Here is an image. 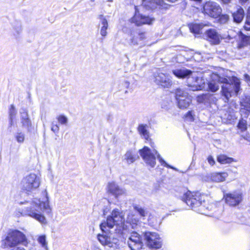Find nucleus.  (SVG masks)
Here are the masks:
<instances>
[{"label":"nucleus","instance_id":"nucleus-1","mask_svg":"<svg viewBox=\"0 0 250 250\" xmlns=\"http://www.w3.org/2000/svg\"><path fill=\"white\" fill-rule=\"evenodd\" d=\"M212 80L208 83V87L212 92H215L218 90L219 86L216 82L223 83L221 92L222 96L226 99L225 102H228L229 99L233 95H237L240 89V81L236 77H232L229 79L231 83L226 78L220 77L217 74H213Z\"/></svg>","mask_w":250,"mask_h":250},{"label":"nucleus","instance_id":"nucleus-2","mask_svg":"<svg viewBox=\"0 0 250 250\" xmlns=\"http://www.w3.org/2000/svg\"><path fill=\"white\" fill-rule=\"evenodd\" d=\"M45 198L41 201L40 199L34 198L32 201L26 202L27 206L22 210V214L24 215L31 217L40 223L45 224L46 219L42 214V211L47 209L49 208L48 197L46 190L43 192Z\"/></svg>","mask_w":250,"mask_h":250},{"label":"nucleus","instance_id":"nucleus-3","mask_svg":"<svg viewBox=\"0 0 250 250\" xmlns=\"http://www.w3.org/2000/svg\"><path fill=\"white\" fill-rule=\"evenodd\" d=\"M172 73L178 78L187 79V85L190 88L191 90H200L205 87L204 79L198 77L196 72L182 68L173 70Z\"/></svg>","mask_w":250,"mask_h":250},{"label":"nucleus","instance_id":"nucleus-4","mask_svg":"<svg viewBox=\"0 0 250 250\" xmlns=\"http://www.w3.org/2000/svg\"><path fill=\"white\" fill-rule=\"evenodd\" d=\"M139 153L146 165L151 167H154L156 165V156H157V159L162 166L176 170V168L167 164L155 149L151 151L148 147L145 146L139 150Z\"/></svg>","mask_w":250,"mask_h":250},{"label":"nucleus","instance_id":"nucleus-5","mask_svg":"<svg viewBox=\"0 0 250 250\" xmlns=\"http://www.w3.org/2000/svg\"><path fill=\"white\" fill-rule=\"evenodd\" d=\"M125 222L124 214L118 209H113L111 215L109 216L106 222H103L100 225V229L103 231H106V227L112 229L116 226L119 232L123 228Z\"/></svg>","mask_w":250,"mask_h":250},{"label":"nucleus","instance_id":"nucleus-6","mask_svg":"<svg viewBox=\"0 0 250 250\" xmlns=\"http://www.w3.org/2000/svg\"><path fill=\"white\" fill-rule=\"evenodd\" d=\"M183 200L191 208H199L198 211H201L205 206L204 196H201L199 193L187 192L183 197Z\"/></svg>","mask_w":250,"mask_h":250},{"label":"nucleus","instance_id":"nucleus-7","mask_svg":"<svg viewBox=\"0 0 250 250\" xmlns=\"http://www.w3.org/2000/svg\"><path fill=\"white\" fill-rule=\"evenodd\" d=\"M41 184L39 177L34 173H30L26 175L22 180V189L26 192H33L36 190Z\"/></svg>","mask_w":250,"mask_h":250},{"label":"nucleus","instance_id":"nucleus-8","mask_svg":"<svg viewBox=\"0 0 250 250\" xmlns=\"http://www.w3.org/2000/svg\"><path fill=\"white\" fill-rule=\"evenodd\" d=\"M102 231V234L97 235V239L99 242L104 246L109 248H116L118 247V239L115 234L111 232L106 227V231Z\"/></svg>","mask_w":250,"mask_h":250},{"label":"nucleus","instance_id":"nucleus-9","mask_svg":"<svg viewBox=\"0 0 250 250\" xmlns=\"http://www.w3.org/2000/svg\"><path fill=\"white\" fill-rule=\"evenodd\" d=\"M5 243L7 246L12 247L21 243L25 245L27 242L25 235L22 232L18 230H14L8 234Z\"/></svg>","mask_w":250,"mask_h":250},{"label":"nucleus","instance_id":"nucleus-10","mask_svg":"<svg viewBox=\"0 0 250 250\" xmlns=\"http://www.w3.org/2000/svg\"><path fill=\"white\" fill-rule=\"evenodd\" d=\"M222 11L220 5L213 1H207L203 6V12L210 17L217 18Z\"/></svg>","mask_w":250,"mask_h":250},{"label":"nucleus","instance_id":"nucleus-11","mask_svg":"<svg viewBox=\"0 0 250 250\" xmlns=\"http://www.w3.org/2000/svg\"><path fill=\"white\" fill-rule=\"evenodd\" d=\"M223 199L228 205L236 207L242 202L243 195L241 192L234 191L229 193H224Z\"/></svg>","mask_w":250,"mask_h":250},{"label":"nucleus","instance_id":"nucleus-12","mask_svg":"<svg viewBox=\"0 0 250 250\" xmlns=\"http://www.w3.org/2000/svg\"><path fill=\"white\" fill-rule=\"evenodd\" d=\"M141 7L135 6V13L134 16L130 19V21L137 26H141L145 24H151L154 19L148 16H146L140 13Z\"/></svg>","mask_w":250,"mask_h":250},{"label":"nucleus","instance_id":"nucleus-13","mask_svg":"<svg viewBox=\"0 0 250 250\" xmlns=\"http://www.w3.org/2000/svg\"><path fill=\"white\" fill-rule=\"evenodd\" d=\"M147 246L151 248L159 249L161 247L159 235L156 232H146L144 234Z\"/></svg>","mask_w":250,"mask_h":250},{"label":"nucleus","instance_id":"nucleus-14","mask_svg":"<svg viewBox=\"0 0 250 250\" xmlns=\"http://www.w3.org/2000/svg\"><path fill=\"white\" fill-rule=\"evenodd\" d=\"M128 245L131 250H140L143 247V243L139 234L136 232L131 233L128 241Z\"/></svg>","mask_w":250,"mask_h":250},{"label":"nucleus","instance_id":"nucleus-15","mask_svg":"<svg viewBox=\"0 0 250 250\" xmlns=\"http://www.w3.org/2000/svg\"><path fill=\"white\" fill-rule=\"evenodd\" d=\"M155 82L157 84L167 88L171 86L172 84L169 77L163 73H157L155 75Z\"/></svg>","mask_w":250,"mask_h":250},{"label":"nucleus","instance_id":"nucleus-16","mask_svg":"<svg viewBox=\"0 0 250 250\" xmlns=\"http://www.w3.org/2000/svg\"><path fill=\"white\" fill-rule=\"evenodd\" d=\"M205 36L207 40L212 44H217L222 39L221 36L214 29H210L205 32Z\"/></svg>","mask_w":250,"mask_h":250},{"label":"nucleus","instance_id":"nucleus-17","mask_svg":"<svg viewBox=\"0 0 250 250\" xmlns=\"http://www.w3.org/2000/svg\"><path fill=\"white\" fill-rule=\"evenodd\" d=\"M107 192L112 194L116 198L125 193V190L120 188L114 182L109 183L107 187Z\"/></svg>","mask_w":250,"mask_h":250},{"label":"nucleus","instance_id":"nucleus-18","mask_svg":"<svg viewBox=\"0 0 250 250\" xmlns=\"http://www.w3.org/2000/svg\"><path fill=\"white\" fill-rule=\"evenodd\" d=\"M20 113V124L21 127L29 130L32 125V123L29 117L27 110L25 108H22Z\"/></svg>","mask_w":250,"mask_h":250},{"label":"nucleus","instance_id":"nucleus-19","mask_svg":"<svg viewBox=\"0 0 250 250\" xmlns=\"http://www.w3.org/2000/svg\"><path fill=\"white\" fill-rule=\"evenodd\" d=\"M98 19L100 20V34L103 37H105L107 33L106 30L108 27L107 20L106 17L103 15H100L98 16Z\"/></svg>","mask_w":250,"mask_h":250},{"label":"nucleus","instance_id":"nucleus-20","mask_svg":"<svg viewBox=\"0 0 250 250\" xmlns=\"http://www.w3.org/2000/svg\"><path fill=\"white\" fill-rule=\"evenodd\" d=\"M142 4L141 7H145L147 9H153L161 5L163 2L162 0H142Z\"/></svg>","mask_w":250,"mask_h":250},{"label":"nucleus","instance_id":"nucleus-21","mask_svg":"<svg viewBox=\"0 0 250 250\" xmlns=\"http://www.w3.org/2000/svg\"><path fill=\"white\" fill-rule=\"evenodd\" d=\"M228 176V174L225 172H215L210 174V179L211 181L219 183L225 181Z\"/></svg>","mask_w":250,"mask_h":250},{"label":"nucleus","instance_id":"nucleus-22","mask_svg":"<svg viewBox=\"0 0 250 250\" xmlns=\"http://www.w3.org/2000/svg\"><path fill=\"white\" fill-rule=\"evenodd\" d=\"M244 16L245 13L243 9L239 6L236 11L232 14L233 21L236 23H239L242 21Z\"/></svg>","mask_w":250,"mask_h":250},{"label":"nucleus","instance_id":"nucleus-23","mask_svg":"<svg viewBox=\"0 0 250 250\" xmlns=\"http://www.w3.org/2000/svg\"><path fill=\"white\" fill-rule=\"evenodd\" d=\"M139 159V156L134 152L129 150L127 151L124 156V160L128 164L134 163L136 160Z\"/></svg>","mask_w":250,"mask_h":250},{"label":"nucleus","instance_id":"nucleus-24","mask_svg":"<svg viewBox=\"0 0 250 250\" xmlns=\"http://www.w3.org/2000/svg\"><path fill=\"white\" fill-rule=\"evenodd\" d=\"M190 96L186 97L185 98H181L177 100L178 106L180 108L185 109L188 108L191 103Z\"/></svg>","mask_w":250,"mask_h":250},{"label":"nucleus","instance_id":"nucleus-25","mask_svg":"<svg viewBox=\"0 0 250 250\" xmlns=\"http://www.w3.org/2000/svg\"><path fill=\"white\" fill-rule=\"evenodd\" d=\"M127 42L130 45H140L137 33L131 32L127 39Z\"/></svg>","mask_w":250,"mask_h":250},{"label":"nucleus","instance_id":"nucleus-26","mask_svg":"<svg viewBox=\"0 0 250 250\" xmlns=\"http://www.w3.org/2000/svg\"><path fill=\"white\" fill-rule=\"evenodd\" d=\"M236 104L235 103L231 102L229 111H227L224 115V118L229 120L233 119L234 117V108H236Z\"/></svg>","mask_w":250,"mask_h":250},{"label":"nucleus","instance_id":"nucleus-27","mask_svg":"<svg viewBox=\"0 0 250 250\" xmlns=\"http://www.w3.org/2000/svg\"><path fill=\"white\" fill-rule=\"evenodd\" d=\"M207 25L203 23H192L189 25L190 31L194 34H200L203 28Z\"/></svg>","mask_w":250,"mask_h":250},{"label":"nucleus","instance_id":"nucleus-28","mask_svg":"<svg viewBox=\"0 0 250 250\" xmlns=\"http://www.w3.org/2000/svg\"><path fill=\"white\" fill-rule=\"evenodd\" d=\"M138 131L141 136L146 140H148L149 138V132L147 130L146 125H140L138 128Z\"/></svg>","mask_w":250,"mask_h":250},{"label":"nucleus","instance_id":"nucleus-29","mask_svg":"<svg viewBox=\"0 0 250 250\" xmlns=\"http://www.w3.org/2000/svg\"><path fill=\"white\" fill-rule=\"evenodd\" d=\"M13 28L14 30L13 34L16 37H17L22 31L21 24L20 22L16 21L13 23Z\"/></svg>","mask_w":250,"mask_h":250},{"label":"nucleus","instance_id":"nucleus-30","mask_svg":"<svg viewBox=\"0 0 250 250\" xmlns=\"http://www.w3.org/2000/svg\"><path fill=\"white\" fill-rule=\"evenodd\" d=\"M232 158L228 157L224 155H219L217 157V161L221 164H229L232 162Z\"/></svg>","mask_w":250,"mask_h":250},{"label":"nucleus","instance_id":"nucleus-31","mask_svg":"<svg viewBox=\"0 0 250 250\" xmlns=\"http://www.w3.org/2000/svg\"><path fill=\"white\" fill-rule=\"evenodd\" d=\"M188 94L185 92L181 88H177L175 91V97L176 100L181 99V98H185L186 97H188Z\"/></svg>","mask_w":250,"mask_h":250},{"label":"nucleus","instance_id":"nucleus-32","mask_svg":"<svg viewBox=\"0 0 250 250\" xmlns=\"http://www.w3.org/2000/svg\"><path fill=\"white\" fill-rule=\"evenodd\" d=\"M242 109H246L247 111L250 112V97H246L241 102Z\"/></svg>","mask_w":250,"mask_h":250},{"label":"nucleus","instance_id":"nucleus-33","mask_svg":"<svg viewBox=\"0 0 250 250\" xmlns=\"http://www.w3.org/2000/svg\"><path fill=\"white\" fill-rule=\"evenodd\" d=\"M138 33L139 42H140V46H143L146 44V41L147 37L145 32L139 31Z\"/></svg>","mask_w":250,"mask_h":250},{"label":"nucleus","instance_id":"nucleus-34","mask_svg":"<svg viewBox=\"0 0 250 250\" xmlns=\"http://www.w3.org/2000/svg\"><path fill=\"white\" fill-rule=\"evenodd\" d=\"M134 208L142 217L146 216L148 214L147 211L146 209L139 206H135L134 207Z\"/></svg>","mask_w":250,"mask_h":250},{"label":"nucleus","instance_id":"nucleus-35","mask_svg":"<svg viewBox=\"0 0 250 250\" xmlns=\"http://www.w3.org/2000/svg\"><path fill=\"white\" fill-rule=\"evenodd\" d=\"M15 137L19 143H22L25 139V135L21 132H18L15 135Z\"/></svg>","mask_w":250,"mask_h":250},{"label":"nucleus","instance_id":"nucleus-36","mask_svg":"<svg viewBox=\"0 0 250 250\" xmlns=\"http://www.w3.org/2000/svg\"><path fill=\"white\" fill-rule=\"evenodd\" d=\"M38 241L43 248L47 249V243L46 241V237L45 235H41L39 236L38 239Z\"/></svg>","mask_w":250,"mask_h":250},{"label":"nucleus","instance_id":"nucleus-37","mask_svg":"<svg viewBox=\"0 0 250 250\" xmlns=\"http://www.w3.org/2000/svg\"><path fill=\"white\" fill-rule=\"evenodd\" d=\"M58 122L61 125H66L68 123V118L62 115L58 116L57 117Z\"/></svg>","mask_w":250,"mask_h":250},{"label":"nucleus","instance_id":"nucleus-38","mask_svg":"<svg viewBox=\"0 0 250 250\" xmlns=\"http://www.w3.org/2000/svg\"><path fill=\"white\" fill-rule=\"evenodd\" d=\"M219 22L221 24H225L228 22L229 20V16L227 14H222L219 16Z\"/></svg>","mask_w":250,"mask_h":250},{"label":"nucleus","instance_id":"nucleus-39","mask_svg":"<svg viewBox=\"0 0 250 250\" xmlns=\"http://www.w3.org/2000/svg\"><path fill=\"white\" fill-rule=\"evenodd\" d=\"M238 127L241 129L242 131H245L247 128V122L244 120H240L238 125Z\"/></svg>","mask_w":250,"mask_h":250},{"label":"nucleus","instance_id":"nucleus-40","mask_svg":"<svg viewBox=\"0 0 250 250\" xmlns=\"http://www.w3.org/2000/svg\"><path fill=\"white\" fill-rule=\"evenodd\" d=\"M127 221L130 223L136 224L137 222H138L139 219L136 217L135 215L132 214H130L128 215Z\"/></svg>","mask_w":250,"mask_h":250},{"label":"nucleus","instance_id":"nucleus-41","mask_svg":"<svg viewBox=\"0 0 250 250\" xmlns=\"http://www.w3.org/2000/svg\"><path fill=\"white\" fill-rule=\"evenodd\" d=\"M17 114V111L13 105H11L9 111V118H15Z\"/></svg>","mask_w":250,"mask_h":250},{"label":"nucleus","instance_id":"nucleus-42","mask_svg":"<svg viewBox=\"0 0 250 250\" xmlns=\"http://www.w3.org/2000/svg\"><path fill=\"white\" fill-rule=\"evenodd\" d=\"M244 28L245 30L250 31V17H246V21Z\"/></svg>","mask_w":250,"mask_h":250},{"label":"nucleus","instance_id":"nucleus-43","mask_svg":"<svg viewBox=\"0 0 250 250\" xmlns=\"http://www.w3.org/2000/svg\"><path fill=\"white\" fill-rule=\"evenodd\" d=\"M60 128L58 125L52 123L51 130L55 133L59 132Z\"/></svg>","mask_w":250,"mask_h":250},{"label":"nucleus","instance_id":"nucleus-44","mask_svg":"<svg viewBox=\"0 0 250 250\" xmlns=\"http://www.w3.org/2000/svg\"><path fill=\"white\" fill-rule=\"evenodd\" d=\"M208 163L211 166L214 165L215 164V161L211 156H209L208 157Z\"/></svg>","mask_w":250,"mask_h":250},{"label":"nucleus","instance_id":"nucleus-45","mask_svg":"<svg viewBox=\"0 0 250 250\" xmlns=\"http://www.w3.org/2000/svg\"><path fill=\"white\" fill-rule=\"evenodd\" d=\"M186 118H189L190 120H192L193 119L191 111H188L187 115H186Z\"/></svg>","mask_w":250,"mask_h":250},{"label":"nucleus","instance_id":"nucleus-46","mask_svg":"<svg viewBox=\"0 0 250 250\" xmlns=\"http://www.w3.org/2000/svg\"><path fill=\"white\" fill-rule=\"evenodd\" d=\"M171 104V102H169L168 103V105H165L164 104L162 105V107L165 109H168L169 108L170 104Z\"/></svg>","mask_w":250,"mask_h":250},{"label":"nucleus","instance_id":"nucleus-47","mask_svg":"<svg viewBox=\"0 0 250 250\" xmlns=\"http://www.w3.org/2000/svg\"><path fill=\"white\" fill-rule=\"evenodd\" d=\"M9 127H11L14 124V118H9Z\"/></svg>","mask_w":250,"mask_h":250},{"label":"nucleus","instance_id":"nucleus-48","mask_svg":"<svg viewBox=\"0 0 250 250\" xmlns=\"http://www.w3.org/2000/svg\"><path fill=\"white\" fill-rule=\"evenodd\" d=\"M242 136L244 138V139L250 142V136L247 135L246 136H244L243 135H242Z\"/></svg>","mask_w":250,"mask_h":250},{"label":"nucleus","instance_id":"nucleus-49","mask_svg":"<svg viewBox=\"0 0 250 250\" xmlns=\"http://www.w3.org/2000/svg\"><path fill=\"white\" fill-rule=\"evenodd\" d=\"M202 99H203V97L202 96H198L197 97V101H198V102H199V103L203 102Z\"/></svg>","mask_w":250,"mask_h":250},{"label":"nucleus","instance_id":"nucleus-50","mask_svg":"<svg viewBox=\"0 0 250 250\" xmlns=\"http://www.w3.org/2000/svg\"><path fill=\"white\" fill-rule=\"evenodd\" d=\"M246 17H250V7L248 9Z\"/></svg>","mask_w":250,"mask_h":250},{"label":"nucleus","instance_id":"nucleus-51","mask_svg":"<svg viewBox=\"0 0 250 250\" xmlns=\"http://www.w3.org/2000/svg\"><path fill=\"white\" fill-rule=\"evenodd\" d=\"M249 0H239V2L241 3V4H244V3H245L247 1H248Z\"/></svg>","mask_w":250,"mask_h":250},{"label":"nucleus","instance_id":"nucleus-52","mask_svg":"<svg viewBox=\"0 0 250 250\" xmlns=\"http://www.w3.org/2000/svg\"><path fill=\"white\" fill-rule=\"evenodd\" d=\"M245 79H246V80H249L250 79L249 76L247 74L245 75Z\"/></svg>","mask_w":250,"mask_h":250},{"label":"nucleus","instance_id":"nucleus-53","mask_svg":"<svg viewBox=\"0 0 250 250\" xmlns=\"http://www.w3.org/2000/svg\"><path fill=\"white\" fill-rule=\"evenodd\" d=\"M13 250H25L23 248H21L20 247L17 248Z\"/></svg>","mask_w":250,"mask_h":250},{"label":"nucleus","instance_id":"nucleus-54","mask_svg":"<svg viewBox=\"0 0 250 250\" xmlns=\"http://www.w3.org/2000/svg\"><path fill=\"white\" fill-rule=\"evenodd\" d=\"M125 84L127 87H128L129 85V83L127 82H125Z\"/></svg>","mask_w":250,"mask_h":250},{"label":"nucleus","instance_id":"nucleus-55","mask_svg":"<svg viewBox=\"0 0 250 250\" xmlns=\"http://www.w3.org/2000/svg\"><path fill=\"white\" fill-rule=\"evenodd\" d=\"M107 212V211H106V210H105V209L104 210V215H105Z\"/></svg>","mask_w":250,"mask_h":250},{"label":"nucleus","instance_id":"nucleus-56","mask_svg":"<svg viewBox=\"0 0 250 250\" xmlns=\"http://www.w3.org/2000/svg\"><path fill=\"white\" fill-rule=\"evenodd\" d=\"M231 0H224V1L226 3H228Z\"/></svg>","mask_w":250,"mask_h":250}]
</instances>
